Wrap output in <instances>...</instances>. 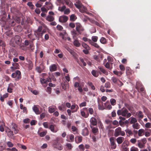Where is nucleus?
Wrapping results in <instances>:
<instances>
[{
  "label": "nucleus",
  "instance_id": "nucleus-24",
  "mask_svg": "<svg viewBox=\"0 0 151 151\" xmlns=\"http://www.w3.org/2000/svg\"><path fill=\"white\" fill-rule=\"evenodd\" d=\"M138 147L140 148H142L144 147L145 145H144L140 140H138Z\"/></svg>",
  "mask_w": 151,
  "mask_h": 151
},
{
  "label": "nucleus",
  "instance_id": "nucleus-5",
  "mask_svg": "<svg viewBox=\"0 0 151 151\" xmlns=\"http://www.w3.org/2000/svg\"><path fill=\"white\" fill-rule=\"evenodd\" d=\"M22 39L18 35H16L14 39H12L11 41V44L12 42H14V41L15 43L18 45H20L21 44L22 42Z\"/></svg>",
  "mask_w": 151,
  "mask_h": 151
},
{
  "label": "nucleus",
  "instance_id": "nucleus-53",
  "mask_svg": "<svg viewBox=\"0 0 151 151\" xmlns=\"http://www.w3.org/2000/svg\"><path fill=\"white\" fill-rule=\"evenodd\" d=\"M79 149L82 151H84L85 150V148L84 145L83 144H81L78 146Z\"/></svg>",
  "mask_w": 151,
  "mask_h": 151
},
{
  "label": "nucleus",
  "instance_id": "nucleus-55",
  "mask_svg": "<svg viewBox=\"0 0 151 151\" xmlns=\"http://www.w3.org/2000/svg\"><path fill=\"white\" fill-rule=\"evenodd\" d=\"M8 146L10 147H12L14 146V144L11 142L9 141L7 142Z\"/></svg>",
  "mask_w": 151,
  "mask_h": 151
},
{
  "label": "nucleus",
  "instance_id": "nucleus-2",
  "mask_svg": "<svg viewBox=\"0 0 151 151\" xmlns=\"http://www.w3.org/2000/svg\"><path fill=\"white\" fill-rule=\"evenodd\" d=\"M128 112V111L126 109L123 108L121 110H118L117 113L119 116L122 115L123 116L126 117L128 118L131 116V114Z\"/></svg>",
  "mask_w": 151,
  "mask_h": 151
},
{
  "label": "nucleus",
  "instance_id": "nucleus-7",
  "mask_svg": "<svg viewBox=\"0 0 151 151\" xmlns=\"http://www.w3.org/2000/svg\"><path fill=\"white\" fill-rule=\"evenodd\" d=\"M114 138L113 137H111L109 138L111 148L112 150L115 149L116 147V145L115 143Z\"/></svg>",
  "mask_w": 151,
  "mask_h": 151
},
{
  "label": "nucleus",
  "instance_id": "nucleus-50",
  "mask_svg": "<svg viewBox=\"0 0 151 151\" xmlns=\"http://www.w3.org/2000/svg\"><path fill=\"white\" fill-rule=\"evenodd\" d=\"M88 85L91 87V88L93 90H94L95 89V86L93 85L91 82H88Z\"/></svg>",
  "mask_w": 151,
  "mask_h": 151
},
{
  "label": "nucleus",
  "instance_id": "nucleus-56",
  "mask_svg": "<svg viewBox=\"0 0 151 151\" xmlns=\"http://www.w3.org/2000/svg\"><path fill=\"white\" fill-rule=\"evenodd\" d=\"M64 12L65 14H68L70 13V10L69 9H65Z\"/></svg>",
  "mask_w": 151,
  "mask_h": 151
},
{
  "label": "nucleus",
  "instance_id": "nucleus-19",
  "mask_svg": "<svg viewBox=\"0 0 151 151\" xmlns=\"http://www.w3.org/2000/svg\"><path fill=\"white\" fill-rule=\"evenodd\" d=\"M27 36L29 38L32 40H35L36 38L37 37V35L35 33L34 34H30L28 35Z\"/></svg>",
  "mask_w": 151,
  "mask_h": 151
},
{
  "label": "nucleus",
  "instance_id": "nucleus-54",
  "mask_svg": "<svg viewBox=\"0 0 151 151\" xmlns=\"http://www.w3.org/2000/svg\"><path fill=\"white\" fill-rule=\"evenodd\" d=\"M105 87L106 88H110L111 87L110 83L109 82H107L105 84Z\"/></svg>",
  "mask_w": 151,
  "mask_h": 151
},
{
  "label": "nucleus",
  "instance_id": "nucleus-58",
  "mask_svg": "<svg viewBox=\"0 0 151 151\" xmlns=\"http://www.w3.org/2000/svg\"><path fill=\"white\" fill-rule=\"evenodd\" d=\"M104 66L106 68H107L110 70H111L112 68H110V64L109 62L107 63L106 64L104 65Z\"/></svg>",
  "mask_w": 151,
  "mask_h": 151
},
{
  "label": "nucleus",
  "instance_id": "nucleus-13",
  "mask_svg": "<svg viewBox=\"0 0 151 151\" xmlns=\"http://www.w3.org/2000/svg\"><path fill=\"white\" fill-rule=\"evenodd\" d=\"M32 110L37 114H39L41 113L37 105H34L32 107Z\"/></svg>",
  "mask_w": 151,
  "mask_h": 151
},
{
  "label": "nucleus",
  "instance_id": "nucleus-3",
  "mask_svg": "<svg viewBox=\"0 0 151 151\" xmlns=\"http://www.w3.org/2000/svg\"><path fill=\"white\" fill-rule=\"evenodd\" d=\"M60 138L57 137L55 140L53 141L52 146L55 148H56L59 150H60L63 149V147L62 145L59 142Z\"/></svg>",
  "mask_w": 151,
  "mask_h": 151
},
{
  "label": "nucleus",
  "instance_id": "nucleus-35",
  "mask_svg": "<svg viewBox=\"0 0 151 151\" xmlns=\"http://www.w3.org/2000/svg\"><path fill=\"white\" fill-rule=\"evenodd\" d=\"M66 49L71 55H73V56L75 55V52L73 50L68 47H66Z\"/></svg>",
  "mask_w": 151,
  "mask_h": 151
},
{
  "label": "nucleus",
  "instance_id": "nucleus-29",
  "mask_svg": "<svg viewBox=\"0 0 151 151\" xmlns=\"http://www.w3.org/2000/svg\"><path fill=\"white\" fill-rule=\"evenodd\" d=\"M145 130L144 129H140L138 131V135L139 136H142L144 134Z\"/></svg>",
  "mask_w": 151,
  "mask_h": 151
},
{
  "label": "nucleus",
  "instance_id": "nucleus-6",
  "mask_svg": "<svg viewBox=\"0 0 151 151\" xmlns=\"http://www.w3.org/2000/svg\"><path fill=\"white\" fill-rule=\"evenodd\" d=\"M13 78H16V80H19L21 78V72L19 70H17L15 73H13L12 74Z\"/></svg>",
  "mask_w": 151,
  "mask_h": 151
},
{
  "label": "nucleus",
  "instance_id": "nucleus-48",
  "mask_svg": "<svg viewBox=\"0 0 151 151\" xmlns=\"http://www.w3.org/2000/svg\"><path fill=\"white\" fill-rule=\"evenodd\" d=\"M49 129H50L52 132H56V131L54 130V126L52 124H51L50 125Z\"/></svg>",
  "mask_w": 151,
  "mask_h": 151
},
{
  "label": "nucleus",
  "instance_id": "nucleus-10",
  "mask_svg": "<svg viewBox=\"0 0 151 151\" xmlns=\"http://www.w3.org/2000/svg\"><path fill=\"white\" fill-rule=\"evenodd\" d=\"M45 69L44 65L42 64H41L39 66L36 67V70L39 73H41Z\"/></svg>",
  "mask_w": 151,
  "mask_h": 151
},
{
  "label": "nucleus",
  "instance_id": "nucleus-40",
  "mask_svg": "<svg viewBox=\"0 0 151 151\" xmlns=\"http://www.w3.org/2000/svg\"><path fill=\"white\" fill-rule=\"evenodd\" d=\"M129 142L127 140H125L123 142L122 145V147H126L129 145Z\"/></svg>",
  "mask_w": 151,
  "mask_h": 151
},
{
  "label": "nucleus",
  "instance_id": "nucleus-46",
  "mask_svg": "<svg viewBox=\"0 0 151 151\" xmlns=\"http://www.w3.org/2000/svg\"><path fill=\"white\" fill-rule=\"evenodd\" d=\"M100 42L101 43L105 44L106 42V39L104 37H102L100 40Z\"/></svg>",
  "mask_w": 151,
  "mask_h": 151
},
{
  "label": "nucleus",
  "instance_id": "nucleus-63",
  "mask_svg": "<svg viewBox=\"0 0 151 151\" xmlns=\"http://www.w3.org/2000/svg\"><path fill=\"white\" fill-rule=\"evenodd\" d=\"M130 151H139V150L137 148L132 147L130 149Z\"/></svg>",
  "mask_w": 151,
  "mask_h": 151
},
{
  "label": "nucleus",
  "instance_id": "nucleus-27",
  "mask_svg": "<svg viewBox=\"0 0 151 151\" xmlns=\"http://www.w3.org/2000/svg\"><path fill=\"white\" fill-rule=\"evenodd\" d=\"M91 128L92 129V132L95 134L96 135V134L98 132V129L97 127H93L90 126Z\"/></svg>",
  "mask_w": 151,
  "mask_h": 151
},
{
  "label": "nucleus",
  "instance_id": "nucleus-25",
  "mask_svg": "<svg viewBox=\"0 0 151 151\" xmlns=\"http://www.w3.org/2000/svg\"><path fill=\"white\" fill-rule=\"evenodd\" d=\"M14 29L15 30V31H16L17 32H20L22 31V28L21 26L20 25H19L17 26V27H15L14 28Z\"/></svg>",
  "mask_w": 151,
  "mask_h": 151
},
{
  "label": "nucleus",
  "instance_id": "nucleus-57",
  "mask_svg": "<svg viewBox=\"0 0 151 151\" xmlns=\"http://www.w3.org/2000/svg\"><path fill=\"white\" fill-rule=\"evenodd\" d=\"M5 43L2 40H0V46L5 47Z\"/></svg>",
  "mask_w": 151,
  "mask_h": 151
},
{
  "label": "nucleus",
  "instance_id": "nucleus-12",
  "mask_svg": "<svg viewBox=\"0 0 151 151\" xmlns=\"http://www.w3.org/2000/svg\"><path fill=\"white\" fill-rule=\"evenodd\" d=\"M98 68L99 70H100L101 72H102L105 75H108V72L104 68L103 66H99L98 67Z\"/></svg>",
  "mask_w": 151,
  "mask_h": 151
},
{
  "label": "nucleus",
  "instance_id": "nucleus-62",
  "mask_svg": "<svg viewBox=\"0 0 151 151\" xmlns=\"http://www.w3.org/2000/svg\"><path fill=\"white\" fill-rule=\"evenodd\" d=\"M66 146L68 148V149L70 150L72 148V146L71 143H67L66 144Z\"/></svg>",
  "mask_w": 151,
  "mask_h": 151
},
{
  "label": "nucleus",
  "instance_id": "nucleus-60",
  "mask_svg": "<svg viewBox=\"0 0 151 151\" xmlns=\"http://www.w3.org/2000/svg\"><path fill=\"white\" fill-rule=\"evenodd\" d=\"M48 9H52L53 6L52 4L50 3L47 7Z\"/></svg>",
  "mask_w": 151,
  "mask_h": 151
},
{
  "label": "nucleus",
  "instance_id": "nucleus-30",
  "mask_svg": "<svg viewBox=\"0 0 151 151\" xmlns=\"http://www.w3.org/2000/svg\"><path fill=\"white\" fill-rule=\"evenodd\" d=\"M91 73L94 76L96 77H98L99 76L98 72L94 70H93Z\"/></svg>",
  "mask_w": 151,
  "mask_h": 151
},
{
  "label": "nucleus",
  "instance_id": "nucleus-4",
  "mask_svg": "<svg viewBox=\"0 0 151 151\" xmlns=\"http://www.w3.org/2000/svg\"><path fill=\"white\" fill-rule=\"evenodd\" d=\"M11 129L12 131H11L10 129H9L8 131V135L10 137H11L14 135L13 134V132H14L15 134L18 133V130L17 129V125L15 124L12 123L11 124Z\"/></svg>",
  "mask_w": 151,
  "mask_h": 151
},
{
  "label": "nucleus",
  "instance_id": "nucleus-61",
  "mask_svg": "<svg viewBox=\"0 0 151 151\" xmlns=\"http://www.w3.org/2000/svg\"><path fill=\"white\" fill-rule=\"evenodd\" d=\"M40 82L42 84L47 83V81L45 79L41 78Z\"/></svg>",
  "mask_w": 151,
  "mask_h": 151
},
{
  "label": "nucleus",
  "instance_id": "nucleus-59",
  "mask_svg": "<svg viewBox=\"0 0 151 151\" xmlns=\"http://www.w3.org/2000/svg\"><path fill=\"white\" fill-rule=\"evenodd\" d=\"M57 29L59 31H61L63 29V27L60 25H58L56 27Z\"/></svg>",
  "mask_w": 151,
  "mask_h": 151
},
{
  "label": "nucleus",
  "instance_id": "nucleus-45",
  "mask_svg": "<svg viewBox=\"0 0 151 151\" xmlns=\"http://www.w3.org/2000/svg\"><path fill=\"white\" fill-rule=\"evenodd\" d=\"M65 106L63 104H62L61 105L58 106V108L60 111H63L65 109Z\"/></svg>",
  "mask_w": 151,
  "mask_h": 151
},
{
  "label": "nucleus",
  "instance_id": "nucleus-9",
  "mask_svg": "<svg viewBox=\"0 0 151 151\" xmlns=\"http://www.w3.org/2000/svg\"><path fill=\"white\" fill-rule=\"evenodd\" d=\"M68 17L65 15H63L59 17V21L60 22L65 23L68 21Z\"/></svg>",
  "mask_w": 151,
  "mask_h": 151
},
{
  "label": "nucleus",
  "instance_id": "nucleus-42",
  "mask_svg": "<svg viewBox=\"0 0 151 151\" xmlns=\"http://www.w3.org/2000/svg\"><path fill=\"white\" fill-rule=\"evenodd\" d=\"M111 80L115 84H116L119 80L118 78L115 77H112L111 78Z\"/></svg>",
  "mask_w": 151,
  "mask_h": 151
},
{
  "label": "nucleus",
  "instance_id": "nucleus-37",
  "mask_svg": "<svg viewBox=\"0 0 151 151\" xmlns=\"http://www.w3.org/2000/svg\"><path fill=\"white\" fill-rule=\"evenodd\" d=\"M113 73L118 76L120 77L122 75V73L121 71H118L116 70L113 71Z\"/></svg>",
  "mask_w": 151,
  "mask_h": 151
},
{
  "label": "nucleus",
  "instance_id": "nucleus-16",
  "mask_svg": "<svg viewBox=\"0 0 151 151\" xmlns=\"http://www.w3.org/2000/svg\"><path fill=\"white\" fill-rule=\"evenodd\" d=\"M90 122L91 124L93 126H95L97 124V122L96 119L93 117H92L90 119Z\"/></svg>",
  "mask_w": 151,
  "mask_h": 151
},
{
  "label": "nucleus",
  "instance_id": "nucleus-15",
  "mask_svg": "<svg viewBox=\"0 0 151 151\" xmlns=\"http://www.w3.org/2000/svg\"><path fill=\"white\" fill-rule=\"evenodd\" d=\"M83 110L85 111L88 112L89 113V114H90L92 115L94 113V111L93 108H89L88 109L87 108H84L83 109Z\"/></svg>",
  "mask_w": 151,
  "mask_h": 151
},
{
  "label": "nucleus",
  "instance_id": "nucleus-47",
  "mask_svg": "<svg viewBox=\"0 0 151 151\" xmlns=\"http://www.w3.org/2000/svg\"><path fill=\"white\" fill-rule=\"evenodd\" d=\"M66 84L65 83V82H62L61 83V86L62 88L64 90L66 89Z\"/></svg>",
  "mask_w": 151,
  "mask_h": 151
},
{
  "label": "nucleus",
  "instance_id": "nucleus-31",
  "mask_svg": "<svg viewBox=\"0 0 151 151\" xmlns=\"http://www.w3.org/2000/svg\"><path fill=\"white\" fill-rule=\"evenodd\" d=\"M71 129H72V131L74 132V134H77L78 133V129L75 126H72Z\"/></svg>",
  "mask_w": 151,
  "mask_h": 151
},
{
  "label": "nucleus",
  "instance_id": "nucleus-11",
  "mask_svg": "<svg viewBox=\"0 0 151 151\" xmlns=\"http://www.w3.org/2000/svg\"><path fill=\"white\" fill-rule=\"evenodd\" d=\"M121 130L122 129L120 127H118L116 129L115 131L114 136L116 137H117L120 135Z\"/></svg>",
  "mask_w": 151,
  "mask_h": 151
},
{
  "label": "nucleus",
  "instance_id": "nucleus-64",
  "mask_svg": "<svg viewBox=\"0 0 151 151\" xmlns=\"http://www.w3.org/2000/svg\"><path fill=\"white\" fill-rule=\"evenodd\" d=\"M116 84H117L119 87H121L123 85V83L119 80Z\"/></svg>",
  "mask_w": 151,
  "mask_h": 151
},
{
  "label": "nucleus",
  "instance_id": "nucleus-52",
  "mask_svg": "<svg viewBox=\"0 0 151 151\" xmlns=\"http://www.w3.org/2000/svg\"><path fill=\"white\" fill-rule=\"evenodd\" d=\"M66 9V7L65 6H63L59 8V10L61 12H64V10Z\"/></svg>",
  "mask_w": 151,
  "mask_h": 151
},
{
  "label": "nucleus",
  "instance_id": "nucleus-20",
  "mask_svg": "<svg viewBox=\"0 0 151 151\" xmlns=\"http://www.w3.org/2000/svg\"><path fill=\"white\" fill-rule=\"evenodd\" d=\"M81 113L82 116L84 118H87L89 116V113L83 110L81 111Z\"/></svg>",
  "mask_w": 151,
  "mask_h": 151
},
{
  "label": "nucleus",
  "instance_id": "nucleus-43",
  "mask_svg": "<svg viewBox=\"0 0 151 151\" xmlns=\"http://www.w3.org/2000/svg\"><path fill=\"white\" fill-rule=\"evenodd\" d=\"M137 116L138 118L140 119H142L143 117L142 114V112L141 111H139L138 112Z\"/></svg>",
  "mask_w": 151,
  "mask_h": 151
},
{
  "label": "nucleus",
  "instance_id": "nucleus-38",
  "mask_svg": "<svg viewBox=\"0 0 151 151\" xmlns=\"http://www.w3.org/2000/svg\"><path fill=\"white\" fill-rule=\"evenodd\" d=\"M27 5L30 7V8L31 9H34V6L32 2H29L27 3Z\"/></svg>",
  "mask_w": 151,
  "mask_h": 151
},
{
  "label": "nucleus",
  "instance_id": "nucleus-26",
  "mask_svg": "<svg viewBox=\"0 0 151 151\" xmlns=\"http://www.w3.org/2000/svg\"><path fill=\"white\" fill-rule=\"evenodd\" d=\"M130 124H134L137 123V119L134 117H131L130 119Z\"/></svg>",
  "mask_w": 151,
  "mask_h": 151
},
{
  "label": "nucleus",
  "instance_id": "nucleus-17",
  "mask_svg": "<svg viewBox=\"0 0 151 151\" xmlns=\"http://www.w3.org/2000/svg\"><path fill=\"white\" fill-rule=\"evenodd\" d=\"M124 138L122 137H119L116 139V141L119 145L121 144L124 141Z\"/></svg>",
  "mask_w": 151,
  "mask_h": 151
},
{
  "label": "nucleus",
  "instance_id": "nucleus-22",
  "mask_svg": "<svg viewBox=\"0 0 151 151\" xmlns=\"http://www.w3.org/2000/svg\"><path fill=\"white\" fill-rule=\"evenodd\" d=\"M93 58L98 62H100L102 59V57L101 56L94 55L93 56Z\"/></svg>",
  "mask_w": 151,
  "mask_h": 151
},
{
  "label": "nucleus",
  "instance_id": "nucleus-28",
  "mask_svg": "<svg viewBox=\"0 0 151 151\" xmlns=\"http://www.w3.org/2000/svg\"><path fill=\"white\" fill-rule=\"evenodd\" d=\"M90 41V44L94 46L95 47L99 48L100 47V46L96 43L93 42L92 40H89Z\"/></svg>",
  "mask_w": 151,
  "mask_h": 151
},
{
  "label": "nucleus",
  "instance_id": "nucleus-41",
  "mask_svg": "<svg viewBox=\"0 0 151 151\" xmlns=\"http://www.w3.org/2000/svg\"><path fill=\"white\" fill-rule=\"evenodd\" d=\"M76 18V16L74 14H72L70 17V20L72 21H75Z\"/></svg>",
  "mask_w": 151,
  "mask_h": 151
},
{
  "label": "nucleus",
  "instance_id": "nucleus-23",
  "mask_svg": "<svg viewBox=\"0 0 151 151\" xmlns=\"http://www.w3.org/2000/svg\"><path fill=\"white\" fill-rule=\"evenodd\" d=\"M57 66L55 64H52L50 67V70L51 72L55 71L57 70Z\"/></svg>",
  "mask_w": 151,
  "mask_h": 151
},
{
  "label": "nucleus",
  "instance_id": "nucleus-39",
  "mask_svg": "<svg viewBox=\"0 0 151 151\" xmlns=\"http://www.w3.org/2000/svg\"><path fill=\"white\" fill-rule=\"evenodd\" d=\"M74 45L77 47H78L80 45V43L78 40H75L73 42Z\"/></svg>",
  "mask_w": 151,
  "mask_h": 151
},
{
  "label": "nucleus",
  "instance_id": "nucleus-21",
  "mask_svg": "<svg viewBox=\"0 0 151 151\" xmlns=\"http://www.w3.org/2000/svg\"><path fill=\"white\" fill-rule=\"evenodd\" d=\"M88 134L89 131L87 128H85L82 130V134L83 136H86L88 135Z\"/></svg>",
  "mask_w": 151,
  "mask_h": 151
},
{
  "label": "nucleus",
  "instance_id": "nucleus-49",
  "mask_svg": "<svg viewBox=\"0 0 151 151\" xmlns=\"http://www.w3.org/2000/svg\"><path fill=\"white\" fill-rule=\"evenodd\" d=\"M98 37L96 36H93L91 37L92 41L93 42H96L98 40Z\"/></svg>",
  "mask_w": 151,
  "mask_h": 151
},
{
  "label": "nucleus",
  "instance_id": "nucleus-8",
  "mask_svg": "<svg viewBox=\"0 0 151 151\" xmlns=\"http://www.w3.org/2000/svg\"><path fill=\"white\" fill-rule=\"evenodd\" d=\"M42 26H39L38 27L37 30L35 31V33L37 35V37L39 38L40 37H42Z\"/></svg>",
  "mask_w": 151,
  "mask_h": 151
},
{
  "label": "nucleus",
  "instance_id": "nucleus-14",
  "mask_svg": "<svg viewBox=\"0 0 151 151\" xmlns=\"http://www.w3.org/2000/svg\"><path fill=\"white\" fill-rule=\"evenodd\" d=\"M67 35L66 31L65 30H63L62 32H60L59 33L60 36L62 38L63 40H66V36Z\"/></svg>",
  "mask_w": 151,
  "mask_h": 151
},
{
  "label": "nucleus",
  "instance_id": "nucleus-34",
  "mask_svg": "<svg viewBox=\"0 0 151 151\" xmlns=\"http://www.w3.org/2000/svg\"><path fill=\"white\" fill-rule=\"evenodd\" d=\"M66 4L69 6L71 7L73 6V3L70 0H64Z\"/></svg>",
  "mask_w": 151,
  "mask_h": 151
},
{
  "label": "nucleus",
  "instance_id": "nucleus-32",
  "mask_svg": "<svg viewBox=\"0 0 151 151\" xmlns=\"http://www.w3.org/2000/svg\"><path fill=\"white\" fill-rule=\"evenodd\" d=\"M46 19L50 22H51L53 21L54 20V18L52 16L50 15H48Z\"/></svg>",
  "mask_w": 151,
  "mask_h": 151
},
{
  "label": "nucleus",
  "instance_id": "nucleus-18",
  "mask_svg": "<svg viewBox=\"0 0 151 151\" xmlns=\"http://www.w3.org/2000/svg\"><path fill=\"white\" fill-rule=\"evenodd\" d=\"M125 131L126 133L127 136L128 137L132 136L133 134V132L130 129H126L125 130Z\"/></svg>",
  "mask_w": 151,
  "mask_h": 151
},
{
  "label": "nucleus",
  "instance_id": "nucleus-33",
  "mask_svg": "<svg viewBox=\"0 0 151 151\" xmlns=\"http://www.w3.org/2000/svg\"><path fill=\"white\" fill-rule=\"evenodd\" d=\"M132 127L134 129H138L140 128V125L138 123H136L133 124Z\"/></svg>",
  "mask_w": 151,
  "mask_h": 151
},
{
  "label": "nucleus",
  "instance_id": "nucleus-51",
  "mask_svg": "<svg viewBox=\"0 0 151 151\" xmlns=\"http://www.w3.org/2000/svg\"><path fill=\"white\" fill-rule=\"evenodd\" d=\"M5 126L4 123H3L0 125V131L3 132L4 130V127Z\"/></svg>",
  "mask_w": 151,
  "mask_h": 151
},
{
  "label": "nucleus",
  "instance_id": "nucleus-1",
  "mask_svg": "<svg viewBox=\"0 0 151 151\" xmlns=\"http://www.w3.org/2000/svg\"><path fill=\"white\" fill-rule=\"evenodd\" d=\"M76 30H74L72 32L73 35H78L83 34L84 29L80 24H76Z\"/></svg>",
  "mask_w": 151,
  "mask_h": 151
},
{
  "label": "nucleus",
  "instance_id": "nucleus-36",
  "mask_svg": "<svg viewBox=\"0 0 151 151\" xmlns=\"http://www.w3.org/2000/svg\"><path fill=\"white\" fill-rule=\"evenodd\" d=\"M82 46L86 49L90 50V48L87 44L84 42H82Z\"/></svg>",
  "mask_w": 151,
  "mask_h": 151
},
{
  "label": "nucleus",
  "instance_id": "nucleus-44",
  "mask_svg": "<svg viewBox=\"0 0 151 151\" xmlns=\"http://www.w3.org/2000/svg\"><path fill=\"white\" fill-rule=\"evenodd\" d=\"M110 102L111 105L112 106H114L116 104V101L114 99H111Z\"/></svg>",
  "mask_w": 151,
  "mask_h": 151
}]
</instances>
